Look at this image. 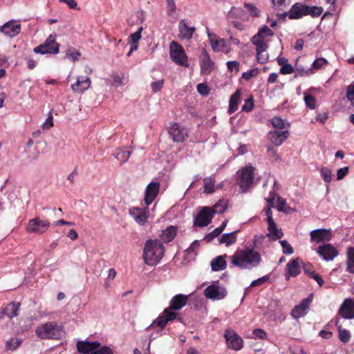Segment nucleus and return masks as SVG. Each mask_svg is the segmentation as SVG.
Masks as SVG:
<instances>
[{
  "mask_svg": "<svg viewBox=\"0 0 354 354\" xmlns=\"http://www.w3.org/2000/svg\"><path fill=\"white\" fill-rule=\"evenodd\" d=\"M265 214L267 216L268 230L269 232L267 234V236L271 241H276L281 239L283 236V233L281 229L277 228L272 218V209H270V207H268L265 209Z\"/></svg>",
  "mask_w": 354,
  "mask_h": 354,
  "instance_id": "nucleus-7",
  "label": "nucleus"
},
{
  "mask_svg": "<svg viewBox=\"0 0 354 354\" xmlns=\"http://www.w3.org/2000/svg\"><path fill=\"white\" fill-rule=\"evenodd\" d=\"M167 9L169 15H172L176 10V3L174 0H166Z\"/></svg>",
  "mask_w": 354,
  "mask_h": 354,
  "instance_id": "nucleus-63",
  "label": "nucleus"
},
{
  "mask_svg": "<svg viewBox=\"0 0 354 354\" xmlns=\"http://www.w3.org/2000/svg\"><path fill=\"white\" fill-rule=\"evenodd\" d=\"M254 168L251 165L245 166L242 168L238 174L240 178L239 185L243 192L253 184Z\"/></svg>",
  "mask_w": 354,
  "mask_h": 354,
  "instance_id": "nucleus-6",
  "label": "nucleus"
},
{
  "mask_svg": "<svg viewBox=\"0 0 354 354\" xmlns=\"http://www.w3.org/2000/svg\"><path fill=\"white\" fill-rule=\"evenodd\" d=\"M230 258L232 266L245 270L257 268L261 262L260 254L250 248L238 249Z\"/></svg>",
  "mask_w": 354,
  "mask_h": 354,
  "instance_id": "nucleus-1",
  "label": "nucleus"
},
{
  "mask_svg": "<svg viewBox=\"0 0 354 354\" xmlns=\"http://www.w3.org/2000/svg\"><path fill=\"white\" fill-rule=\"evenodd\" d=\"M19 308V303L11 302L8 304L2 310V315L1 318L3 317V315H6L9 318H12L18 315V310Z\"/></svg>",
  "mask_w": 354,
  "mask_h": 354,
  "instance_id": "nucleus-33",
  "label": "nucleus"
},
{
  "mask_svg": "<svg viewBox=\"0 0 354 354\" xmlns=\"http://www.w3.org/2000/svg\"><path fill=\"white\" fill-rule=\"evenodd\" d=\"M199 64L202 75H209L214 68V62L205 49H203L199 57Z\"/></svg>",
  "mask_w": 354,
  "mask_h": 354,
  "instance_id": "nucleus-12",
  "label": "nucleus"
},
{
  "mask_svg": "<svg viewBox=\"0 0 354 354\" xmlns=\"http://www.w3.org/2000/svg\"><path fill=\"white\" fill-rule=\"evenodd\" d=\"M328 62L323 57L315 59L312 64V69L318 70L328 64Z\"/></svg>",
  "mask_w": 354,
  "mask_h": 354,
  "instance_id": "nucleus-51",
  "label": "nucleus"
},
{
  "mask_svg": "<svg viewBox=\"0 0 354 354\" xmlns=\"http://www.w3.org/2000/svg\"><path fill=\"white\" fill-rule=\"evenodd\" d=\"M142 30L143 28L141 26L136 32L131 34L129 36L130 43L138 44L139 40L141 39V33Z\"/></svg>",
  "mask_w": 354,
  "mask_h": 354,
  "instance_id": "nucleus-54",
  "label": "nucleus"
},
{
  "mask_svg": "<svg viewBox=\"0 0 354 354\" xmlns=\"http://www.w3.org/2000/svg\"><path fill=\"white\" fill-rule=\"evenodd\" d=\"M281 246L283 250V253L285 254H292L294 252V250L292 247L288 243V242L286 240H282L279 241Z\"/></svg>",
  "mask_w": 354,
  "mask_h": 354,
  "instance_id": "nucleus-52",
  "label": "nucleus"
},
{
  "mask_svg": "<svg viewBox=\"0 0 354 354\" xmlns=\"http://www.w3.org/2000/svg\"><path fill=\"white\" fill-rule=\"evenodd\" d=\"M312 241L317 243L329 241L332 239V234L329 230L317 229L310 232Z\"/></svg>",
  "mask_w": 354,
  "mask_h": 354,
  "instance_id": "nucleus-25",
  "label": "nucleus"
},
{
  "mask_svg": "<svg viewBox=\"0 0 354 354\" xmlns=\"http://www.w3.org/2000/svg\"><path fill=\"white\" fill-rule=\"evenodd\" d=\"M22 343V340L17 337L11 338L8 340L6 343V348L7 350H15L17 349Z\"/></svg>",
  "mask_w": 354,
  "mask_h": 354,
  "instance_id": "nucleus-40",
  "label": "nucleus"
},
{
  "mask_svg": "<svg viewBox=\"0 0 354 354\" xmlns=\"http://www.w3.org/2000/svg\"><path fill=\"white\" fill-rule=\"evenodd\" d=\"M349 167H344L342 168L339 169L337 171V180H340L343 179L348 173Z\"/></svg>",
  "mask_w": 354,
  "mask_h": 354,
  "instance_id": "nucleus-60",
  "label": "nucleus"
},
{
  "mask_svg": "<svg viewBox=\"0 0 354 354\" xmlns=\"http://www.w3.org/2000/svg\"><path fill=\"white\" fill-rule=\"evenodd\" d=\"M213 215L210 207H203L194 220V225L198 227L208 225L212 219Z\"/></svg>",
  "mask_w": 354,
  "mask_h": 354,
  "instance_id": "nucleus-17",
  "label": "nucleus"
},
{
  "mask_svg": "<svg viewBox=\"0 0 354 354\" xmlns=\"http://www.w3.org/2000/svg\"><path fill=\"white\" fill-rule=\"evenodd\" d=\"M304 100L306 106L310 109H315L316 108L317 101L313 95L305 93Z\"/></svg>",
  "mask_w": 354,
  "mask_h": 354,
  "instance_id": "nucleus-43",
  "label": "nucleus"
},
{
  "mask_svg": "<svg viewBox=\"0 0 354 354\" xmlns=\"http://www.w3.org/2000/svg\"><path fill=\"white\" fill-rule=\"evenodd\" d=\"M267 153H268V156H269V158L270 159H272V160L278 161L280 160V157H279V154L277 153V150L272 147H267Z\"/></svg>",
  "mask_w": 354,
  "mask_h": 354,
  "instance_id": "nucleus-55",
  "label": "nucleus"
},
{
  "mask_svg": "<svg viewBox=\"0 0 354 354\" xmlns=\"http://www.w3.org/2000/svg\"><path fill=\"white\" fill-rule=\"evenodd\" d=\"M160 183L151 182L146 187L145 192V203L147 206L151 205L158 196L160 191Z\"/></svg>",
  "mask_w": 354,
  "mask_h": 354,
  "instance_id": "nucleus-19",
  "label": "nucleus"
},
{
  "mask_svg": "<svg viewBox=\"0 0 354 354\" xmlns=\"http://www.w3.org/2000/svg\"><path fill=\"white\" fill-rule=\"evenodd\" d=\"M131 152L124 150H118L115 153V157L121 162H125L129 158Z\"/></svg>",
  "mask_w": 354,
  "mask_h": 354,
  "instance_id": "nucleus-46",
  "label": "nucleus"
},
{
  "mask_svg": "<svg viewBox=\"0 0 354 354\" xmlns=\"http://www.w3.org/2000/svg\"><path fill=\"white\" fill-rule=\"evenodd\" d=\"M227 208L226 203L224 201H219L216 203L212 209V212L213 214H221L223 213Z\"/></svg>",
  "mask_w": 354,
  "mask_h": 354,
  "instance_id": "nucleus-47",
  "label": "nucleus"
},
{
  "mask_svg": "<svg viewBox=\"0 0 354 354\" xmlns=\"http://www.w3.org/2000/svg\"><path fill=\"white\" fill-rule=\"evenodd\" d=\"M169 55L171 60L176 64L188 67V57L181 45L172 41L169 44Z\"/></svg>",
  "mask_w": 354,
  "mask_h": 354,
  "instance_id": "nucleus-4",
  "label": "nucleus"
},
{
  "mask_svg": "<svg viewBox=\"0 0 354 354\" xmlns=\"http://www.w3.org/2000/svg\"><path fill=\"white\" fill-rule=\"evenodd\" d=\"M81 56V53L80 52L75 51L72 49H68L66 51L65 58L69 59L73 62H76L79 59Z\"/></svg>",
  "mask_w": 354,
  "mask_h": 354,
  "instance_id": "nucleus-50",
  "label": "nucleus"
},
{
  "mask_svg": "<svg viewBox=\"0 0 354 354\" xmlns=\"http://www.w3.org/2000/svg\"><path fill=\"white\" fill-rule=\"evenodd\" d=\"M35 333L39 338L43 339H60L65 333L63 327L55 322H49L39 325Z\"/></svg>",
  "mask_w": 354,
  "mask_h": 354,
  "instance_id": "nucleus-3",
  "label": "nucleus"
},
{
  "mask_svg": "<svg viewBox=\"0 0 354 354\" xmlns=\"http://www.w3.org/2000/svg\"><path fill=\"white\" fill-rule=\"evenodd\" d=\"M267 202L268 203V207L272 208L274 203L276 201L277 203V209L279 212H288L287 210V203L286 199L280 197L279 195L275 193L271 192L270 193L269 196L266 198Z\"/></svg>",
  "mask_w": 354,
  "mask_h": 354,
  "instance_id": "nucleus-22",
  "label": "nucleus"
},
{
  "mask_svg": "<svg viewBox=\"0 0 354 354\" xmlns=\"http://www.w3.org/2000/svg\"><path fill=\"white\" fill-rule=\"evenodd\" d=\"M347 270L354 273V248H348L347 251Z\"/></svg>",
  "mask_w": 354,
  "mask_h": 354,
  "instance_id": "nucleus-39",
  "label": "nucleus"
},
{
  "mask_svg": "<svg viewBox=\"0 0 354 354\" xmlns=\"http://www.w3.org/2000/svg\"><path fill=\"white\" fill-rule=\"evenodd\" d=\"M323 12V8L319 6H309L306 10V16L310 15L312 17H318Z\"/></svg>",
  "mask_w": 354,
  "mask_h": 354,
  "instance_id": "nucleus-42",
  "label": "nucleus"
},
{
  "mask_svg": "<svg viewBox=\"0 0 354 354\" xmlns=\"http://www.w3.org/2000/svg\"><path fill=\"white\" fill-rule=\"evenodd\" d=\"M253 107H254L253 100H252V97H250L245 101V104L243 105L241 109L243 111L249 112L252 110Z\"/></svg>",
  "mask_w": 354,
  "mask_h": 354,
  "instance_id": "nucleus-59",
  "label": "nucleus"
},
{
  "mask_svg": "<svg viewBox=\"0 0 354 354\" xmlns=\"http://www.w3.org/2000/svg\"><path fill=\"white\" fill-rule=\"evenodd\" d=\"M321 176L325 183H329L332 180V171L330 169L324 167L320 169Z\"/></svg>",
  "mask_w": 354,
  "mask_h": 354,
  "instance_id": "nucleus-45",
  "label": "nucleus"
},
{
  "mask_svg": "<svg viewBox=\"0 0 354 354\" xmlns=\"http://www.w3.org/2000/svg\"><path fill=\"white\" fill-rule=\"evenodd\" d=\"M163 84H164V80L162 79L159 80L158 81L151 82V88L153 92L156 93L161 90V88L163 86Z\"/></svg>",
  "mask_w": 354,
  "mask_h": 354,
  "instance_id": "nucleus-58",
  "label": "nucleus"
},
{
  "mask_svg": "<svg viewBox=\"0 0 354 354\" xmlns=\"http://www.w3.org/2000/svg\"><path fill=\"white\" fill-rule=\"evenodd\" d=\"M237 231H234L230 233L223 234L219 239L220 243L225 244L226 246H230L234 243L236 241Z\"/></svg>",
  "mask_w": 354,
  "mask_h": 354,
  "instance_id": "nucleus-36",
  "label": "nucleus"
},
{
  "mask_svg": "<svg viewBox=\"0 0 354 354\" xmlns=\"http://www.w3.org/2000/svg\"><path fill=\"white\" fill-rule=\"evenodd\" d=\"M295 77H302V76H308L313 73V71L312 68H306L305 69L303 67H297L295 69Z\"/></svg>",
  "mask_w": 354,
  "mask_h": 354,
  "instance_id": "nucleus-48",
  "label": "nucleus"
},
{
  "mask_svg": "<svg viewBox=\"0 0 354 354\" xmlns=\"http://www.w3.org/2000/svg\"><path fill=\"white\" fill-rule=\"evenodd\" d=\"M337 327L340 341L344 343L348 342L351 339V333L348 330L343 328L341 326H338Z\"/></svg>",
  "mask_w": 354,
  "mask_h": 354,
  "instance_id": "nucleus-41",
  "label": "nucleus"
},
{
  "mask_svg": "<svg viewBox=\"0 0 354 354\" xmlns=\"http://www.w3.org/2000/svg\"><path fill=\"white\" fill-rule=\"evenodd\" d=\"M91 82L88 77L80 76L75 84L71 85L72 90L75 93H83L91 86Z\"/></svg>",
  "mask_w": 354,
  "mask_h": 354,
  "instance_id": "nucleus-31",
  "label": "nucleus"
},
{
  "mask_svg": "<svg viewBox=\"0 0 354 354\" xmlns=\"http://www.w3.org/2000/svg\"><path fill=\"white\" fill-rule=\"evenodd\" d=\"M90 354H113V351L109 346H102L98 350H95L93 353Z\"/></svg>",
  "mask_w": 354,
  "mask_h": 354,
  "instance_id": "nucleus-62",
  "label": "nucleus"
},
{
  "mask_svg": "<svg viewBox=\"0 0 354 354\" xmlns=\"http://www.w3.org/2000/svg\"><path fill=\"white\" fill-rule=\"evenodd\" d=\"M225 337L227 346L234 351H239L243 348V339L232 330H226Z\"/></svg>",
  "mask_w": 354,
  "mask_h": 354,
  "instance_id": "nucleus-18",
  "label": "nucleus"
},
{
  "mask_svg": "<svg viewBox=\"0 0 354 354\" xmlns=\"http://www.w3.org/2000/svg\"><path fill=\"white\" fill-rule=\"evenodd\" d=\"M100 346V344L98 342L88 341H77L76 345L77 351L82 354H90L97 349Z\"/></svg>",
  "mask_w": 354,
  "mask_h": 354,
  "instance_id": "nucleus-27",
  "label": "nucleus"
},
{
  "mask_svg": "<svg viewBox=\"0 0 354 354\" xmlns=\"http://www.w3.org/2000/svg\"><path fill=\"white\" fill-rule=\"evenodd\" d=\"M165 253L162 243L158 240H148L143 250V257L146 264L156 266L162 259Z\"/></svg>",
  "mask_w": 354,
  "mask_h": 354,
  "instance_id": "nucleus-2",
  "label": "nucleus"
},
{
  "mask_svg": "<svg viewBox=\"0 0 354 354\" xmlns=\"http://www.w3.org/2000/svg\"><path fill=\"white\" fill-rule=\"evenodd\" d=\"M177 313L174 311H169V309H165L163 312L156 318L150 325L149 328L159 326L163 328L169 321H173L177 317Z\"/></svg>",
  "mask_w": 354,
  "mask_h": 354,
  "instance_id": "nucleus-14",
  "label": "nucleus"
},
{
  "mask_svg": "<svg viewBox=\"0 0 354 354\" xmlns=\"http://www.w3.org/2000/svg\"><path fill=\"white\" fill-rule=\"evenodd\" d=\"M204 295L206 298L214 301L221 300L226 297L227 290L225 287L218 283H213L205 289Z\"/></svg>",
  "mask_w": 354,
  "mask_h": 354,
  "instance_id": "nucleus-9",
  "label": "nucleus"
},
{
  "mask_svg": "<svg viewBox=\"0 0 354 354\" xmlns=\"http://www.w3.org/2000/svg\"><path fill=\"white\" fill-rule=\"evenodd\" d=\"M308 6L301 3H296L292 6L286 15L290 19H299L306 16Z\"/></svg>",
  "mask_w": 354,
  "mask_h": 354,
  "instance_id": "nucleus-20",
  "label": "nucleus"
},
{
  "mask_svg": "<svg viewBox=\"0 0 354 354\" xmlns=\"http://www.w3.org/2000/svg\"><path fill=\"white\" fill-rule=\"evenodd\" d=\"M339 314L345 319H354V300L346 299L341 305Z\"/></svg>",
  "mask_w": 354,
  "mask_h": 354,
  "instance_id": "nucleus-23",
  "label": "nucleus"
},
{
  "mask_svg": "<svg viewBox=\"0 0 354 354\" xmlns=\"http://www.w3.org/2000/svg\"><path fill=\"white\" fill-rule=\"evenodd\" d=\"M257 48V60L260 64H264L268 60V54L266 52L268 48L267 41H252Z\"/></svg>",
  "mask_w": 354,
  "mask_h": 354,
  "instance_id": "nucleus-26",
  "label": "nucleus"
},
{
  "mask_svg": "<svg viewBox=\"0 0 354 354\" xmlns=\"http://www.w3.org/2000/svg\"><path fill=\"white\" fill-rule=\"evenodd\" d=\"M147 207L144 208L133 207L129 209V215L140 225H144L147 223L149 216V210Z\"/></svg>",
  "mask_w": 354,
  "mask_h": 354,
  "instance_id": "nucleus-11",
  "label": "nucleus"
},
{
  "mask_svg": "<svg viewBox=\"0 0 354 354\" xmlns=\"http://www.w3.org/2000/svg\"><path fill=\"white\" fill-rule=\"evenodd\" d=\"M176 235V227L174 226H169L162 232L160 235L161 239L165 242H170Z\"/></svg>",
  "mask_w": 354,
  "mask_h": 354,
  "instance_id": "nucleus-35",
  "label": "nucleus"
},
{
  "mask_svg": "<svg viewBox=\"0 0 354 354\" xmlns=\"http://www.w3.org/2000/svg\"><path fill=\"white\" fill-rule=\"evenodd\" d=\"M207 35L212 49L214 53L222 52L227 54L231 51L230 45L226 40L219 38L217 35L210 33L209 32H208Z\"/></svg>",
  "mask_w": 354,
  "mask_h": 354,
  "instance_id": "nucleus-8",
  "label": "nucleus"
},
{
  "mask_svg": "<svg viewBox=\"0 0 354 354\" xmlns=\"http://www.w3.org/2000/svg\"><path fill=\"white\" fill-rule=\"evenodd\" d=\"M316 252L324 260L329 261L333 260L339 254L338 251L330 244L320 245Z\"/></svg>",
  "mask_w": 354,
  "mask_h": 354,
  "instance_id": "nucleus-16",
  "label": "nucleus"
},
{
  "mask_svg": "<svg viewBox=\"0 0 354 354\" xmlns=\"http://www.w3.org/2000/svg\"><path fill=\"white\" fill-rule=\"evenodd\" d=\"M239 100L240 93L237 91L231 96L230 100L229 112L230 113L235 112L238 109Z\"/></svg>",
  "mask_w": 354,
  "mask_h": 354,
  "instance_id": "nucleus-37",
  "label": "nucleus"
},
{
  "mask_svg": "<svg viewBox=\"0 0 354 354\" xmlns=\"http://www.w3.org/2000/svg\"><path fill=\"white\" fill-rule=\"evenodd\" d=\"M197 91L201 95L204 96L207 95L209 92L208 86L204 83H201L198 84Z\"/></svg>",
  "mask_w": 354,
  "mask_h": 354,
  "instance_id": "nucleus-64",
  "label": "nucleus"
},
{
  "mask_svg": "<svg viewBox=\"0 0 354 354\" xmlns=\"http://www.w3.org/2000/svg\"><path fill=\"white\" fill-rule=\"evenodd\" d=\"M288 130L274 129L270 131L268 133V139L276 146H280L288 137Z\"/></svg>",
  "mask_w": 354,
  "mask_h": 354,
  "instance_id": "nucleus-21",
  "label": "nucleus"
},
{
  "mask_svg": "<svg viewBox=\"0 0 354 354\" xmlns=\"http://www.w3.org/2000/svg\"><path fill=\"white\" fill-rule=\"evenodd\" d=\"M169 134L174 142H181L188 136L185 128L181 127L178 123L171 124L169 128Z\"/></svg>",
  "mask_w": 354,
  "mask_h": 354,
  "instance_id": "nucleus-13",
  "label": "nucleus"
},
{
  "mask_svg": "<svg viewBox=\"0 0 354 354\" xmlns=\"http://www.w3.org/2000/svg\"><path fill=\"white\" fill-rule=\"evenodd\" d=\"M204 193L211 194L215 190V180L212 177H206L203 180Z\"/></svg>",
  "mask_w": 354,
  "mask_h": 354,
  "instance_id": "nucleus-38",
  "label": "nucleus"
},
{
  "mask_svg": "<svg viewBox=\"0 0 354 354\" xmlns=\"http://www.w3.org/2000/svg\"><path fill=\"white\" fill-rule=\"evenodd\" d=\"M188 301V297L182 294L176 295L171 298L169 306L167 308L169 311L178 310L183 308Z\"/></svg>",
  "mask_w": 354,
  "mask_h": 354,
  "instance_id": "nucleus-30",
  "label": "nucleus"
},
{
  "mask_svg": "<svg viewBox=\"0 0 354 354\" xmlns=\"http://www.w3.org/2000/svg\"><path fill=\"white\" fill-rule=\"evenodd\" d=\"M346 97L348 100L351 102V104L354 106V82L348 86Z\"/></svg>",
  "mask_w": 354,
  "mask_h": 354,
  "instance_id": "nucleus-57",
  "label": "nucleus"
},
{
  "mask_svg": "<svg viewBox=\"0 0 354 354\" xmlns=\"http://www.w3.org/2000/svg\"><path fill=\"white\" fill-rule=\"evenodd\" d=\"M59 50V44L56 42V35H50L43 44L34 48L35 53L39 54H57Z\"/></svg>",
  "mask_w": 354,
  "mask_h": 354,
  "instance_id": "nucleus-5",
  "label": "nucleus"
},
{
  "mask_svg": "<svg viewBox=\"0 0 354 354\" xmlns=\"http://www.w3.org/2000/svg\"><path fill=\"white\" fill-rule=\"evenodd\" d=\"M227 68L231 72L234 71L237 73L239 71V63L236 61H229L227 62Z\"/></svg>",
  "mask_w": 354,
  "mask_h": 354,
  "instance_id": "nucleus-61",
  "label": "nucleus"
},
{
  "mask_svg": "<svg viewBox=\"0 0 354 354\" xmlns=\"http://www.w3.org/2000/svg\"><path fill=\"white\" fill-rule=\"evenodd\" d=\"M53 126V116L51 111L49 112L46 120L42 123L41 128L43 130H48Z\"/></svg>",
  "mask_w": 354,
  "mask_h": 354,
  "instance_id": "nucleus-53",
  "label": "nucleus"
},
{
  "mask_svg": "<svg viewBox=\"0 0 354 354\" xmlns=\"http://www.w3.org/2000/svg\"><path fill=\"white\" fill-rule=\"evenodd\" d=\"M270 279V275L269 274H267V275H265L262 277H260L257 279H255L254 281H252L250 283V285L246 288V291L249 290V288H250L251 287H255V286H261L263 285V283H265L266 282H267L268 280Z\"/></svg>",
  "mask_w": 354,
  "mask_h": 354,
  "instance_id": "nucleus-49",
  "label": "nucleus"
},
{
  "mask_svg": "<svg viewBox=\"0 0 354 354\" xmlns=\"http://www.w3.org/2000/svg\"><path fill=\"white\" fill-rule=\"evenodd\" d=\"M301 260L297 258L290 261L287 265L285 272V278L288 280L290 277H296L300 273Z\"/></svg>",
  "mask_w": 354,
  "mask_h": 354,
  "instance_id": "nucleus-29",
  "label": "nucleus"
},
{
  "mask_svg": "<svg viewBox=\"0 0 354 354\" xmlns=\"http://www.w3.org/2000/svg\"><path fill=\"white\" fill-rule=\"evenodd\" d=\"M227 255L218 256L213 259L211 261V267L213 271L223 270L227 267V262L225 258Z\"/></svg>",
  "mask_w": 354,
  "mask_h": 354,
  "instance_id": "nucleus-32",
  "label": "nucleus"
},
{
  "mask_svg": "<svg viewBox=\"0 0 354 354\" xmlns=\"http://www.w3.org/2000/svg\"><path fill=\"white\" fill-rule=\"evenodd\" d=\"M49 226L50 223L48 221L35 218L28 221L26 230L28 233L41 234L48 230Z\"/></svg>",
  "mask_w": 354,
  "mask_h": 354,
  "instance_id": "nucleus-10",
  "label": "nucleus"
},
{
  "mask_svg": "<svg viewBox=\"0 0 354 354\" xmlns=\"http://www.w3.org/2000/svg\"><path fill=\"white\" fill-rule=\"evenodd\" d=\"M312 301L309 297L304 299L301 303L292 310L291 315L295 319H299L306 315L308 307Z\"/></svg>",
  "mask_w": 354,
  "mask_h": 354,
  "instance_id": "nucleus-24",
  "label": "nucleus"
},
{
  "mask_svg": "<svg viewBox=\"0 0 354 354\" xmlns=\"http://www.w3.org/2000/svg\"><path fill=\"white\" fill-rule=\"evenodd\" d=\"M274 32L268 26H264L261 28L258 32L252 37V41H255V39L257 41H266L265 37L267 36H272Z\"/></svg>",
  "mask_w": 354,
  "mask_h": 354,
  "instance_id": "nucleus-34",
  "label": "nucleus"
},
{
  "mask_svg": "<svg viewBox=\"0 0 354 354\" xmlns=\"http://www.w3.org/2000/svg\"><path fill=\"white\" fill-rule=\"evenodd\" d=\"M259 73L257 68L250 69L246 72L243 73L242 77L245 80H249L251 77L256 76Z\"/></svg>",
  "mask_w": 354,
  "mask_h": 354,
  "instance_id": "nucleus-56",
  "label": "nucleus"
},
{
  "mask_svg": "<svg viewBox=\"0 0 354 354\" xmlns=\"http://www.w3.org/2000/svg\"><path fill=\"white\" fill-rule=\"evenodd\" d=\"M271 123L276 129L286 130V124L279 117H274L271 120Z\"/></svg>",
  "mask_w": 354,
  "mask_h": 354,
  "instance_id": "nucleus-44",
  "label": "nucleus"
},
{
  "mask_svg": "<svg viewBox=\"0 0 354 354\" xmlns=\"http://www.w3.org/2000/svg\"><path fill=\"white\" fill-rule=\"evenodd\" d=\"M178 30L180 39L190 40L195 31V28L189 26L185 19H181L178 24Z\"/></svg>",
  "mask_w": 354,
  "mask_h": 354,
  "instance_id": "nucleus-28",
  "label": "nucleus"
},
{
  "mask_svg": "<svg viewBox=\"0 0 354 354\" xmlns=\"http://www.w3.org/2000/svg\"><path fill=\"white\" fill-rule=\"evenodd\" d=\"M21 24L15 20H10L0 26V31L6 36L14 37L21 32Z\"/></svg>",
  "mask_w": 354,
  "mask_h": 354,
  "instance_id": "nucleus-15",
  "label": "nucleus"
}]
</instances>
